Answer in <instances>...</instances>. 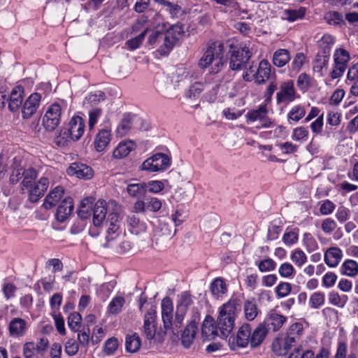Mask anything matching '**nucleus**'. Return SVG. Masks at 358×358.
Here are the masks:
<instances>
[{
	"instance_id": "nucleus-58",
	"label": "nucleus",
	"mask_w": 358,
	"mask_h": 358,
	"mask_svg": "<svg viewBox=\"0 0 358 358\" xmlns=\"http://www.w3.org/2000/svg\"><path fill=\"white\" fill-rule=\"evenodd\" d=\"M348 344L346 342L339 341L338 342L336 352L334 358H357L354 353H350L347 356Z\"/></svg>"
},
{
	"instance_id": "nucleus-44",
	"label": "nucleus",
	"mask_w": 358,
	"mask_h": 358,
	"mask_svg": "<svg viewBox=\"0 0 358 358\" xmlns=\"http://www.w3.org/2000/svg\"><path fill=\"white\" fill-rule=\"evenodd\" d=\"M306 60V57L303 52L296 53L291 62L289 69V73L296 74L299 73L304 65Z\"/></svg>"
},
{
	"instance_id": "nucleus-43",
	"label": "nucleus",
	"mask_w": 358,
	"mask_h": 358,
	"mask_svg": "<svg viewBox=\"0 0 358 358\" xmlns=\"http://www.w3.org/2000/svg\"><path fill=\"white\" fill-rule=\"evenodd\" d=\"M306 115V110L303 106H294L287 113V121L289 124L292 122H298Z\"/></svg>"
},
{
	"instance_id": "nucleus-12",
	"label": "nucleus",
	"mask_w": 358,
	"mask_h": 358,
	"mask_svg": "<svg viewBox=\"0 0 358 358\" xmlns=\"http://www.w3.org/2000/svg\"><path fill=\"white\" fill-rule=\"evenodd\" d=\"M62 107L58 103H52L48 107L42 119L43 125L48 131L55 130L60 123Z\"/></svg>"
},
{
	"instance_id": "nucleus-6",
	"label": "nucleus",
	"mask_w": 358,
	"mask_h": 358,
	"mask_svg": "<svg viewBox=\"0 0 358 358\" xmlns=\"http://www.w3.org/2000/svg\"><path fill=\"white\" fill-rule=\"evenodd\" d=\"M11 173L9 178L10 183L16 184L22 178L21 190L24 193V189H29L35 182L38 173L32 168L24 169L20 162L13 159L10 165Z\"/></svg>"
},
{
	"instance_id": "nucleus-31",
	"label": "nucleus",
	"mask_w": 358,
	"mask_h": 358,
	"mask_svg": "<svg viewBox=\"0 0 358 358\" xmlns=\"http://www.w3.org/2000/svg\"><path fill=\"white\" fill-rule=\"evenodd\" d=\"M127 222L129 231L133 234L140 235L146 231V223L135 215L128 216Z\"/></svg>"
},
{
	"instance_id": "nucleus-9",
	"label": "nucleus",
	"mask_w": 358,
	"mask_h": 358,
	"mask_svg": "<svg viewBox=\"0 0 358 358\" xmlns=\"http://www.w3.org/2000/svg\"><path fill=\"white\" fill-rule=\"evenodd\" d=\"M271 72V66L270 63L266 59H262L259 63L256 72L252 69V67H250L243 75V79L247 81H251L254 79L257 83L262 84L269 79Z\"/></svg>"
},
{
	"instance_id": "nucleus-57",
	"label": "nucleus",
	"mask_w": 358,
	"mask_h": 358,
	"mask_svg": "<svg viewBox=\"0 0 358 358\" xmlns=\"http://www.w3.org/2000/svg\"><path fill=\"white\" fill-rule=\"evenodd\" d=\"M308 137V130L304 127H297L292 131L291 138L294 141H306Z\"/></svg>"
},
{
	"instance_id": "nucleus-30",
	"label": "nucleus",
	"mask_w": 358,
	"mask_h": 358,
	"mask_svg": "<svg viewBox=\"0 0 358 358\" xmlns=\"http://www.w3.org/2000/svg\"><path fill=\"white\" fill-rule=\"evenodd\" d=\"M64 192V189L61 186H57L46 196L44 199L43 206L46 209H50L56 206L60 201Z\"/></svg>"
},
{
	"instance_id": "nucleus-24",
	"label": "nucleus",
	"mask_w": 358,
	"mask_h": 358,
	"mask_svg": "<svg viewBox=\"0 0 358 358\" xmlns=\"http://www.w3.org/2000/svg\"><path fill=\"white\" fill-rule=\"evenodd\" d=\"M330 350L328 348H323L314 357L312 350L302 351L300 347L294 348V352L290 354L288 358H329Z\"/></svg>"
},
{
	"instance_id": "nucleus-51",
	"label": "nucleus",
	"mask_w": 358,
	"mask_h": 358,
	"mask_svg": "<svg viewBox=\"0 0 358 358\" xmlns=\"http://www.w3.org/2000/svg\"><path fill=\"white\" fill-rule=\"evenodd\" d=\"M348 301V297L346 295H339V294L335 291H331L329 294V301L331 304L338 306L339 308H343Z\"/></svg>"
},
{
	"instance_id": "nucleus-27",
	"label": "nucleus",
	"mask_w": 358,
	"mask_h": 358,
	"mask_svg": "<svg viewBox=\"0 0 358 358\" xmlns=\"http://www.w3.org/2000/svg\"><path fill=\"white\" fill-rule=\"evenodd\" d=\"M93 224L94 227H99L106 219L107 214L106 202L104 200H98L92 210Z\"/></svg>"
},
{
	"instance_id": "nucleus-7",
	"label": "nucleus",
	"mask_w": 358,
	"mask_h": 358,
	"mask_svg": "<svg viewBox=\"0 0 358 358\" xmlns=\"http://www.w3.org/2000/svg\"><path fill=\"white\" fill-rule=\"evenodd\" d=\"M268 108L266 105H260L257 108L248 111L245 120L248 124L259 122L257 129L271 128L274 127V122L268 116Z\"/></svg>"
},
{
	"instance_id": "nucleus-23",
	"label": "nucleus",
	"mask_w": 358,
	"mask_h": 358,
	"mask_svg": "<svg viewBox=\"0 0 358 358\" xmlns=\"http://www.w3.org/2000/svg\"><path fill=\"white\" fill-rule=\"evenodd\" d=\"M28 329L27 322L20 317L12 319L8 325V331L13 338H20L24 336Z\"/></svg>"
},
{
	"instance_id": "nucleus-61",
	"label": "nucleus",
	"mask_w": 358,
	"mask_h": 358,
	"mask_svg": "<svg viewBox=\"0 0 358 358\" xmlns=\"http://www.w3.org/2000/svg\"><path fill=\"white\" fill-rule=\"evenodd\" d=\"M23 354L24 358H39L40 355L36 350V344L33 342H28L24 345Z\"/></svg>"
},
{
	"instance_id": "nucleus-14",
	"label": "nucleus",
	"mask_w": 358,
	"mask_h": 358,
	"mask_svg": "<svg viewBox=\"0 0 358 358\" xmlns=\"http://www.w3.org/2000/svg\"><path fill=\"white\" fill-rule=\"evenodd\" d=\"M229 343L232 350L237 348H245L250 344V325L243 324L237 332L236 336L229 339Z\"/></svg>"
},
{
	"instance_id": "nucleus-25",
	"label": "nucleus",
	"mask_w": 358,
	"mask_h": 358,
	"mask_svg": "<svg viewBox=\"0 0 358 358\" xmlns=\"http://www.w3.org/2000/svg\"><path fill=\"white\" fill-rule=\"evenodd\" d=\"M73 210V203L72 198L69 196L64 198L57 209V220L60 222H64L71 214Z\"/></svg>"
},
{
	"instance_id": "nucleus-62",
	"label": "nucleus",
	"mask_w": 358,
	"mask_h": 358,
	"mask_svg": "<svg viewBox=\"0 0 358 358\" xmlns=\"http://www.w3.org/2000/svg\"><path fill=\"white\" fill-rule=\"evenodd\" d=\"M295 270L292 264L285 262L280 264L278 268L279 275L285 278H290L294 274Z\"/></svg>"
},
{
	"instance_id": "nucleus-39",
	"label": "nucleus",
	"mask_w": 358,
	"mask_h": 358,
	"mask_svg": "<svg viewBox=\"0 0 358 358\" xmlns=\"http://www.w3.org/2000/svg\"><path fill=\"white\" fill-rule=\"evenodd\" d=\"M286 317L275 312L270 313L264 322L266 327L271 326L273 331L279 330L286 321Z\"/></svg>"
},
{
	"instance_id": "nucleus-40",
	"label": "nucleus",
	"mask_w": 358,
	"mask_h": 358,
	"mask_svg": "<svg viewBox=\"0 0 358 358\" xmlns=\"http://www.w3.org/2000/svg\"><path fill=\"white\" fill-rule=\"evenodd\" d=\"M210 292L214 298L219 299L227 292V287L221 278H215L210 285Z\"/></svg>"
},
{
	"instance_id": "nucleus-29",
	"label": "nucleus",
	"mask_w": 358,
	"mask_h": 358,
	"mask_svg": "<svg viewBox=\"0 0 358 358\" xmlns=\"http://www.w3.org/2000/svg\"><path fill=\"white\" fill-rule=\"evenodd\" d=\"M209 84L206 78L192 82L189 89L185 93V97L189 99L198 97L203 91L207 89Z\"/></svg>"
},
{
	"instance_id": "nucleus-28",
	"label": "nucleus",
	"mask_w": 358,
	"mask_h": 358,
	"mask_svg": "<svg viewBox=\"0 0 358 358\" xmlns=\"http://www.w3.org/2000/svg\"><path fill=\"white\" fill-rule=\"evenodd\" d=\"M268 330L266 322H263L259 324L252 332L250 331V346L252 348L259 346L264 340Z\"/></svg>"
},
{
	"instance_id": "nucleus-54",
	"label": "nucleus",
	"mask_w": 358,
	"mask_h": 358,
	"mask_svg": "<svg viewBox=\"0 0 358 358\" xmlns=\"http://www.w3.org/2000/svg\"><path fill=\"white\" fill-rule=\"evenodd\" d=\"M82 317L79 313L73 312L68 317V326L69 329L74 331H79L81 327Z\"/></svg>"
},
{
	"instance_id": "nucleus-64",
	"label": "nucleus",
	"mask_w": 358,
	"mask_h": 358,
	"mask_svg": "<svg viewBox=\"0 0 358 358\" xmlns=\"http://www.w3.org/2000/svg\"><path fill=\"white\" fill-rule=\"evenodd\" d=\"M118 347V341L117 338L113 337L106 340L103 346V352L107 355H110L115 353Z\"/></svg>"
},
{
	"instance_id": "nucleus-19",
	"label": "nucleus",
	"mask_w": 358,
	"mask_h": 358,
	"mask_svg": "<svg viewBox=\"0 0 358 358\" xmlns=\"http://www.w3.org/2000/svg\"><path fill=\"white\" fill-rule=\"evenodd\" d=\"M198 332V322L191 321L181 334V343L185 348H189L194 343Z\"/></svg>"
},
{
	"instance_id": "nucleus-16",
	"label": "nucleus",
	"mask_w": 358,
	"mask_h": 358,
	"mask_svg": "<svg viewBox=\"0 0 358 358\" xmlns=\"http://www.w3.org/2000/svg\"><path fill=\"white\" fill-rule=\"evenodd\" d=\"M85 129V120L78 115L73 116L69 122L68 132L69 138L73 141H78Z\"/></svg>"
},
{
	"instance_id": "nucleus-41",
	"label": "nucleus",
	"mask_w": 358,
	"mask_h": 358,
	"mask_svg": "<svg viewBox=\"0 0 358 358\" xmlns=\"http://www.w3.org/2000/svg\"><path fill=\"white\" fill-rule=\"evenodd\" d=\"M193 303L192 294L187 291L182 292L177 296L176 309L187 311Z\"/></svg>"
},
{
	"instance_id": "nucleus-20",
	"label": "nucleus",
	"mask_w": 358,
	"mask_h": 358,
	"mask_svg": "<svg viewBox=\"0 0 358 358\" xmlns=\"http://www.w3.org/2000/svg\"><path fill=\"white\" fill-rule=\"evenodd\" d=\"M162 319L165 329H171L173 324V304L171 299L166 296L162 301Z\"/></svg>"
},
{
	"instance_id": "nucleus-35",
	"label": "nucleus",
	"mask_w": 358,
	"mask_h": 358,
	"mask_svg": "<svg viewBox=\"0 0 358 358\" xmlns=\"http://www.w3.org/2000/svg\"><path fill=\"white\" fill-rule=\"evenodd\" d=\"M136 148V144L132 141H124L120 142L113 151V157L116 159H122L129 155Z\"/></svg>"
},
{
	"instance_id": "nucleus-8",
	"label": "nucleus",
	"mask_w": 358,
	"mask_h": 358,
	"mask_svg": "<svg viewBox=\"0 0 358 358\" xmlns=\"http://www.w3.org/2000/svg\"><path fill=\"white\" fill-rule=\"evenodd\" d=\"M171 158L164 153H156L141 164V170L148 172H162L171 166Z\"/></svg>"
},
{
	"instance_id": "nucleus-60",
	"label": "nucleus",
	"mask_w": 358,
	"mask_h": 358,
	"mask_svg": "<svg viewBox=\"0 0 358 358\" xmlns=\"http://www.w3.org/2000/svg\"><path fill=\"white\" fill-rule=\"evenodd\" d=\"M148 31V29H146L143 30L137 36L128 40L126 42V45L128 46L129 49L131 50L137 49L142 43Z\"/></svg>"
},
{
	"instance_id": "nucleus-37",
	"label": "nucleus",
	"mask_w": 358,
	"mask_h": 358,
	"mask_svg": "<svg viewBox=\"0 0 358 358\" xmlns=\"http://www.w3.org/2000/svg\"><path fill=\"white\" fill-rule=\"evenodd\" d=\"M341 273L350 278L358 275V262L355 260L345 259L341 266Z\"/></svg>"
},
{
	"instance_id": "nucleus-53",
	"label": "nucleus",
	"mask_w": 358,
	"mask_h": 358,
	"mask_svg": "<svg viewBox=\"0 0 358 358\" xmlns=\"http://www.w3.org/2000/svg\"><path fill=\"white\" fill-rule=\"evenodd\" d=\"M290 259L292 262L298 267H301L306 263L308 259L305 252L299 248L295 249L292 252Z\"/></svg>"
},
{
	"instance_id": "nucleus-46",
	"label": "nucleus",
	"mask_w": 358,
	"mask_h": 358,
	"mask_svg": "<svg viewBox=\"0 0 358 358\" xmlns=\"http://www.w3.org/2000/svg\"><path fill=\"white\" fill-rule=\"evenodd\" d=\"M158 90L165 97L169 95V90L173 88L172 81L169 77L162 75L157 81Z\"/></svg>"
},
{
	"instance_id": "nucleus-59",
	"label": "nucleus",
	"mask_w": 358,
	"mask_h": 358,
	"mask_svg": "<svg viewBox=\"0 0 358 358\" xmlns=\"http://www.w3.org/2000/svg\"><path fill=\"white\" fill-rule=\"evenodd\" d=\"M303 244L308 252L318 249V244L315 238L310 233H305L303 236Z\"/></svg>"
},
{
	"instance_id": "nucleus-22",
	"label": "nucleus",
	"mask_w": 358,
	"mask_h": 358,
	"mask_svg": "<svg viewBox=\"0 0 358 358\" xmlns=\"http://www.w3.org/2000/svg\"><path fill=\"white\" fill-rule=\"evenodd\" d=\"M67 173L70 176H75L81 179H90L93 176L92 168L84 164L73 163L67 169Z\"/></svg>"
},
{
	"instance_id": "nucleus-38",
	"label": "nucleus",
	"mask_w": 358,
	"mask_h": 358,
	"mask_svg": "<svg viewBox=\"0 0 358 358\" xmlns=\"http://www.w3.org/2000/svg\"><path fill=\"white\" fill-rule=\"evenodd\" d=\"M290 53L286 49H278L273 55L272 62L277 67L285 66L290 60Z\"/></svg>"
},
{
	"instance_id": "nucleus-2",
	"label": "nucleus",
	"mask_w": 358,
	"mask_h": 358,
	"mask_svg": "<svg viewBox=\"0 0 358 358\" xmlns=\"http://www.w3.org/2000/svg\"><path fill=\"white\" fill-rule=\"evenodd\" d=\"M226 63L224 44L221 41H209L198 61L199 69H209L210 74H217L222 71Z\"/></svg>"
},
{
	"instance_id": "nucleus-52",
	"label": "nucleus",
	"mask_w": 358,
	"mask_h": 358,
	"mask_svg": "<svg viewBox=\"0 0 358 358\" xmlns=\"http://www.w3.org/2000/svg\"><path fill=\"white\" fill-rule=\"evenodd\" d=\"M141 343V339L136 334L127 336L125 341L126 350L130 352H136L139 350Z\"/></svg>"
},
{
	"instance_id": "nucleus-10",
	"label": "nucleus",
	"mask_w": 358,
	"mask_h": 358,
	"mask_svg": "<svg viewBox=\"0 0 358 358\" xmlns=\"http://www.w3.org/2000/svg\"><path fill=\"white\" fill-rule=\"evenodd\" d=\"M333 57L334 68L330 72V76L334 80L343 76L350 57L349 52L346 50L341 48L335 50Z\"/></svg>"
},
{
	"instance_id": "nucleus-1",
	"label": "nucleus",
	"mask_w": 358,
	"mask_h": 358,
	"mask_svg": "<svg viewBox=\"0 0 358 358\" xmlns=\"http://www.w3.org/2000/svg\"><path fill=\"white\" fill-rule=\"evenodd\" d=\"M196 24H173L166 31H163V27L158 26L149 36L148 43L157 47V55L167 56L182 36L193 33Z\"/></svg>"
},
{
	"instance_id": "nucleus-33",
	"label": "nucleus",
	"mask_w": 358,
	"mask_h": 358,
	"mask_svg": "<svg viewBox=\"0 0 358 358\" xmlns=\"http://www.w3.org/2000/svg\"><path fill=\"white\" fill-rule=\"evenodd\" d=\"M111 140V131L110 129H103L100 130L94 140V147L97 152L104 150Z\"/></svg>"
},
{
	"instance_id": "nucleus-26",
	"label": "nucleus",
	"mask_w": 358,
	"mask_h": 358,
	"mask_svg": "<svg viewBox=\"0 0 358 358\" xmlns=\"http://www.w3.org/2000/svg\"><path fill=\"white\" fill-rule=\"evenodd\" d=\"M343 254L341 249L338 247H331L324 252V260L327 266L331 268L336 267L343 258Z\"/></svg>"
},
{
	"instance_id": "nucleus-42",
	"label": "nucleus",
	"mask_w": 358,
	"mask_h": 358,
	"mask_svg": "<svg viewBox=\"0 0 358 358\" xmlns=\"http://www.w3.org/2000/svg\"><path fill=\"white\" fill-rule=\"evenodd\" d=\"M243 310L246 320L248 321L254 320L259 313L255 299L245 301L244 303Z\"/></svg>"
},
{
	"instance_id": "nucleus-48",
	"label": "nucleus",
	"mask_w": 358,
	"mask_h": 358,
	"mask_svg": "<svg viewBox=\"0 0 358 358\" xmlns=\"http://www.w3.org/2000/svg\"><path fill=\"white\" fill-rule=\"evenodd\" d=\"M255 265L257 266L261 273H268L274 271L277 264L271 258H266L260 261H255Z\"/></svg>"
},
{
	"instance_id": "nucleus-45",
	"label": "nucleus",
	"mask_w": 358,
	"mask_h": 358,
	"mask_svg": "<svg viewBox=\"0 0 358 358\" xmlns=\"http://www.w3.org/2000/svg\"><path fill=\"white\" fill-rule=\"evenodd\" d=\"M92 206V199L85 198L83 199L78 210V216L83 220L90 217L93 210Z\"/></svg>"
},
{
	"instance_id": "nucleus-5",
	"label": "nucleus",
	"mask_w": 358,
	"mask_h": 358,
	"mask_svg": "<svg viewBox=\"0 0 358 358\" xmlns=\"http://www.w3.org/2000/svg\"><path fill=\"white\" fill-rule=\"evenodd\" d=\"M139 310L144 315L143 333L148 340H152L156 333V306L147 301V297L141 294L138 299Z\"/></svg>"
},
{
	"instance_id": "nucleus-36",
	"label": "nucleus",
	"mask_w": 358,
	"mask_h": 358,
	"mask_svg": "<svg viewBox=\"0 0 358 358\" xmlns=\"http://www.w3.org/2000/svg\"><path fill=\"white\" fill-rule=\"evenodd\" d=\"M329 59L327 56H322L317 54L313 62V69L314 73L320 77H324L328 71Z\"/></svg>"
},
{
	"instance_id": "nucleus-34",
	"label": "nucleus",
	"mask_w": 358,
	"mask_h": 358,
	"mask_svg": "<svg viewBox=\"0 0 358 358\" xmlns=\"http://www.w3.org/2000/svg\"><path fill=\"white\" fill-rule=\"evenodd\" d=\"M334 43V37L324 34L318 41L319 50L317 54L330 58L331 50Z\"/></svg>"
},
{
	"instance_id": "nucleus-4",
	"label": "nucleus",
	"mask_w": 358,
	"mask_h": 358,
	"mask_svg": "<svg viewBox=\"0 0 358 358\" xmlns=\"http://www.w3.org/2000/svg\"><path fill=\"white\" fill-rule=\"evenodd\" d=\"M303 332L300 323L292 324L287 334L278 336L272 343V350L278 356L286 355L292 347L296 345Z\"/></svg>"
},
{
	"instance_id": "nucleus-11",
	"label": "nucleus",
	"mask_w": 358,
	"mask_h": 358,
	"mask_svg": "<svg viewBox=\"0 0 358 358\" xmlns=\"http://www.w3.org/2000/svg\"><path fill=\"white\" fill-rule=\"evenodd\" d=\"M252 53L248 47L236 48L231 50L229 67L233 71H240L245 67L247 62L250 59Z\"/></svg>"
},
{
	"instance_id": "nucleus-3",
	"label": "nucleus",
	"mask_w": 358,
	"mask_h": 358,
	"mask_svg": "<svg viewBox=\"0 0 358 358\" xmlns=\"http://www.w3.org/2000/svg\"><path fill=\"white\" fill-rule=\"evenodd\" d=\"M240 310V299L236 297L230 298L219 308L217 327L219 329L221 337L226 338L231 332Z\"/></svg>"
},
{
	"instance_id": "nucleus-32",
	"label": "nucleus",
	"mask_w": 358,
	"mask_h": 358,
	"mask_svg": "<svg viewBox=\"0 0 358 358\" xmlns=\"http://www.w3.org/2000/svg\"><path fill=\"white\" fill-rule=\"evenodd\" d=\"M219 329L217 327V324L215 325L213 320L211 317H206L203 322L201 329L202 336L206 340L213 339L218 334ZM220 336H221L220 335Z\"/></svg>"
},
{
	"instance_id": "nucleus-13",
	"label": "nucleus",
	"mask_w": 358,
	"mask_h": 358,
	"mask_svg": "<svg viewBox=\"0 0 358 358\" xmlns=\"http://www.w3.org/2000/svg\"><path fill=\"white\" fill-rule=\"evenodd\" d=\"M297 96L294 82L287 80L280 85L279 91L276 94V103L277 104L287 105L294 101Z\"/></svg>"
},
{
	"instance_id": "nucleus-50",
	"label": "nucleus",
	"mask_w": 358,
	"mask_h": 358,
	"mask_svg": "<svg viewBox=\"0 0 358 358\" xmlns=\"http://www.w3.org/2000/svg\"><path fill=\"white\" fill-rule=\"evenodd\" d=\"M145 187L144 182L132 183L127 185V191L131 196L141 197L146 194Z\"/></svg>"
},
{
	"instance_id": "nucleus-15",
	"label": "nucleus",
	"mask_w": 358,
	"mask_h": 358,
	"mask_svg": "<svg viewBox=\"0 0 358 358\" xmlns=\"http://www.w3.org/2000/svg\"><path fill=\"white\" fill-rule=\"evenodd\" d=\"M41 95L39 93L34 92L30 94L22 104V117L23 119H29L36 112L40 102Z\"/></svg>"
},
{
	"instance_id": "nucleus-63",
	"label": "nucleus",
	"mask_w": 358,
	"mask_h": 358,
	"mask_svg": "<svg viewBox=\"0 0 358 358\" xmlns=\"http://www.w3.org/2000/svg\"><path fill=\"white\" fill-rule=\"evenodd\" d=\"M145 185V192H149L154 194H157L162 191L164 188V183L160 180H150L148 182H144Z\"/></svg>"
},
{
	"instance_id": "nucleus-18",
	"label": "nucleus",
	"mask_w": 358,
	"mask_h": 358,
	"mask_svg": "<svg viewBox=\"0 0 358 358\" xmlns=\"http://www.w3.org/2000/svg\"><path fill=\"white\" fill-rule=\"evenodd\" d=\"M142 120L136 115H125L117 127V135L121 137L127 135Z\"/></svg>"
},
{
	"instance_id": "nucleus-56",
	"label": "nucleus",
	"mask_w": 358,
	"mask_h": 358,
	"mask_svg": "<svg viewBox=\"0 0 358 358\" xmlns=\"http://www.w3.org/2000/svg\"><path fill=\"white\" fill-rule=\"evenodd\" d=\"M292 292V285L287 282H280L275 288V294L278 299L287 296Z\"/></svg>"
},
{
	"instance_id": "nucleus-21",
	"label": "nucleus",
	"mask_w": 358,
	"mask_h": 358,
	"mask_svg": "<svg viewBox=\"0 0 358 358\" xmlns=\"http://www.w3.org/2000/svg\"><path fill=\"white\" fill-rule=\"evenodd\" d=\"M24 90L22 86L13 88L8 99V108L10 111H17L22 104Z\"/></svg>"
},
{
	"instance_id": "nucleus-55",
	"label": "nucleus",
	"mask_w": 358,
	"mask_h": 358,
	"mask_svg": "<svg viewBox=\"0 0 358 358\" xmlns=\"http://www.w3.org/2000/svg\"><path fill=\"white\" fill-rule=\"evenodd\" d=\"M306 9L304 7H300L299 9H288L285 10V18L289 21H296L303 18Z\"/></svg>"
},
{
	"instance_id": "nucleus-49",
	"label": "nucleus",
	"mask_w": 358,
	"mask_h": 358,
	"mask_svg": "<svg viewBox=\"0 0 358 358\" xmlns=\"http://www.w3.org/2000/svg\"><path fill=\"white\" fill-rule=\"evenodd\" d=\"M325 302V294L324 292L317 291L313 292L309 299V306L311 308L318 309L321 308Z\"/></svg>"
},
{
	"instance_id": "nucleus-17",
	"label": "nucleus",
	"mask_w": 358,
	"mask_h": 358,
	"mask_svg": "<svg viewBox=\"0 0 358 358\" xmlns=\"http://www.w3.org/2000/svg\"><path fill=\"white\" fill-rule=\"evenodd\" d=\"M48 178L45 177H41L28 189V199L32 203L38 201L44 195V193L48 189Z\"/></svg>"
},
{
	"instance_id": "nucleus-47",
	"label": "nucleus",
	"mask_w": 358,
	"mask_h": 358,
	"mask_svg": "<svg viewBox=\"0 0 358 358\" xmlns=\"http://www.w3.org/2000/svg\"><path fill=\"white\" fill-rule=\"evenodd\" d=\"M125 299L122 296H115L108 306V312L112 315H117L122 310Z\"/></svg>"
}]
</instances>
